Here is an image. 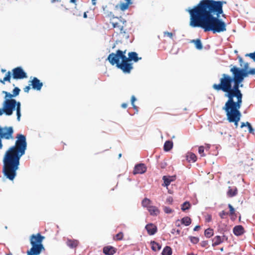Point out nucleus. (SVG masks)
<instances>
[{"instance_id":"nucleus-1","label":"nucleus","mask_w":255,"mask_h":255,"mask_svg":"<svg viewBox=\"0 0 255 255\" xmlns=\"http://www.w3.org/2000/svg\"><path fill=\"white\" fill-rule=\"evenodd\" d=\"M226 1L215 0H201L192 8L188 9L190 14V25L192 27H201L205 32L221 33L227 30L226 23L220 19L223 14V6Z\"/></svg>"},{"instance_id":"nucleus-2","label":"nucleus","mask_w":255,"mask_h":255,"mask_svg":"<svg viewBox=\"0 0 255 255\" xmlns=\"http://www.w3.org/2000/svg\"><path fill=\"white\" fill-rule=\"evenodd\" d=\"M15 145L9 147L5 152L3 158L2 172L3 175L12 181L16 176L20 157L25 154L27 147L26 137L17 134Z\"/></svg>"},{"instance_id":"nucleus-3","label":"nucleus","mask_w":255,"mask_h":255,"mask_svg":"<svg viewBox=\"0 0 255 255\" xmlns=\"http://www.w3.org/2000/svg\"><path fill=\"white\" fill-rule=\"evenodd\" d=\"M212 87L217 91H222L226 93V96L228 99L225 105L242 102L243 94L235 76L223 74L220 83L213 84Z\"/></svg>"},{"instance_id":"nucleus-4","label":"nucleus","mask_w":255,"mask_h":255,"mask_svg":"<svg viewBox=\"0 0 255 255\" xmlns=\"http://www.w3.org/2000/svg\"><path fill=\"white\" fill-rule=\"evenodd\" d=\"M126 53V50H118L116 53L113 52L110 54L107 60L112 65H116L124 73L129 74L133 69V65L132 63L127 59Z\"/></svg>"},{"instance_id":"nucleus-5","label":"nucleus","mask_w":255,"mask_h":255,"mask_svg":"<svg viewBox=\"0 0 255 255\" xmlns=\"http://www.w3.org/2000/svg\"><path fill=\"white\" fill-rule=\"evenodd\" d=\"M2 106V108H0V116H2L3 114L6 116H10L16 110L17 119L18 121H20L21 104L19 102H17L14 99L6 98L4 96Z\"/></svg>"},{"instance_id":"nucleus-6","label":"nucleus","mask_w":255,"mask_h":255,"mask_svg":"<svg viewBox=\"0 0 255 255\" xmlns=\"http://www.w3.org/2000/svg\"><path fill=\"white\" fill-rule=\"evenodd\" d=\"M242 104V102H236L234 104L225 105L223 107V110L226 113L227 120L230 123H234L236 128L238 127V123L241 117L240 109Z\"/></svg>"},{"instance_id":"nucleus-7","label":"nucleus","mask_w":255,"mask_h":255,"mask_svg":"<svg viewBox=\"0 0 255 255\" xmlns=\"http://www.w3.org/2000/svg\"><path fill=\"white\" fill-rule=\"evenodd\" d=\"M45 237L39 233L32 234L30 236L29 241L31 245L30 250H27V255H39L45 249L42 244Z\"/></svg>"},{"instance_id":"nucleus-8","label":"nucleus","mask_w":255,"mask_h":255,"mask_svg":"<svg viewBox=\"0 0 255 255\" xmlns=\"http://www.w3.org/2000/svg\"><path fill=\"white\" fill-rule=\"evenodd\" d=\"M113 27L116 28L120 33L123 35V38L128 39L129 34L128 29L126 28L127 22L122 17H116L113 19L111 21Z\"/></svg>"},{"instance_id":"nucleus-9","label":"nucleus","mask_w":255,"mask_h":255,"mask_svg":"<svg viewBox=\"0 0 255 255\" xmlns=\"http://www.w3.org/2000/svg\"><path fill=\"white\" fill-rule=\"evenodd\" d=\"M230 72L232 73L233 76H235L239 85L240 84L243 82L244 79L249 76V72L248 70L245 69H241V68L237 66H233L231 69Z\"/></svg>"},{"instance_id":"nucleus-10","label":"nucleus","mask_w":255,"mask_h":255,"mask_svg":"<svg viewBox=\"0 0 255 255\" xmlns=\"http://www.w3.org/2000/svg\"><path fill=\"white\" fill-rule=\"evenodd\" d=\"M13 129L12 127H2L0 126V149H1L3 146L1 140L2 139L6 140L12 139L13 138Z\"/></svg>"},{"instance_id":"nucleus-11","label":"nucleus","mask_w":255,"mask_h":255,"mask_svg":"<svg viewBox=\"0 0 255 255\" xmlns=\"http://www.w3.org/2000/svg\"><path fill=\"white\" fill-rule=\"evenodd\" d=\"M12 78L14 79H22L27 78V74L21 67L12 70Z\"/></svg>"},{"instance_id":"nucleus-12","label":"nucleus","mask_w":255,"mask_h":255,"mask_svg":"<svg viewBox=\"0 0 255 255\" xmlns=\"http://www.w3.org/2000/svg\"><path fill=\"white\" fill-rule=\"evenodd\" d=\"M147 167L143 163H139L135 165L133 170V174H143L146 172Z\"/></svg>"},{"instance_id":"nucleus-13","label":"nucleus","mask_w":255,"mask_h":255,"mask_svg":"<svg viewBox=\"0 0 255 255\" xmlns=\"http://www.w3.org/2000/svg\"><path fill=\"white\" fill-rule=\"evenodd\" d=\"M32 88L37 91H40L43 86V83L36 77H34L31 81Z\"/></svg>"},{"instance_id":"nucleus-14","label":"nucleus","mask_w":255,"mask_h":255,"mask_svg":"<svg viewBox=\"0 0 255 255\" xmlns=\"http://www.w3.org/2000/svg\"><path fill=\"white\" fill-rule=\"evenodd\" d=\"M20 91V90L19 88L15 87L12 91V94L5 91H3L2 93L4 94L6 98L13 99V98L16 97L19 94Z\"/></svg>"},{"instance_id":"nucleus-15","label":"nucleus","mask_w":255,"mask_h":255,"mask_svg":"<svg viewBox=\"0 0 255 255\" xmlns=\"http://www.w3.org/2000/svg\"><path fill=\"white\" fill-rule=\"evenodd\" d=\"M145 229L149 235H153L157 231V227L152 223L147 224L145 226Z\"/></svg>"},{"instance_id":"nucleus-16","label":"nucleus","mask_w":255,"mask_h":255,"mask_svg":"<svg viewBox=\"0 0 255 255\" xmlns=\"http://www.w3.org/2000/svg\"><path fill=\"white\" fill-rule=\"evenodd\" d=\"M66 244L70 249H76L79 245V242L77 240L68 238Z\"/></svg>"},{"instance_id":"nucleus-17","label":"nucleus","mask_w":255,"mask_h":255,"mask_svg":"<svg viewBox=\"0 0 255 255\" xmlns=\"http://www.w3.org/2000/svg\"><path fill=\"white\" fill-rule=\"evenodd\" d=\"M116 251V248L110 246L105 247L103 248V253L106 255H113Z\"/></svg>"},{"instance_id":"nucleus-18","label":"nucleus","mask_w":255,"mask_h":255,"mask_svg":"<svg viewBox=\"0 0 255 255\" xmlns=\"http://www.w3.org/2000/svg\"><path fill=\"white\" fill-rule=\"evenodd\" d=\"M224 238H225V236L223 235V237L220 236H216L212 239V246L216 247L224 242Z\"/></svg>"},{"instance_id":"nucleus-19","label":"nucleus","mask_w":255,"mask_h":255,"mask_svg":"<svg viewBox=\"0 0 255 255\" xmlns=\"http://www.w3.org/2000/svg\"><path fill=\"white\" fill-rule=\"evenodd\" d=\"M233 233L237 236L242 235L245 233V230L241 225L236 226L233 228Z\"/></svg>"},{"instance_id":"nucleus-20","label":"nucleus","mask_w":255,"mask_h":255,"mask_svg":"<svg viewBox=\"0 0 255 255\" xmlns=\"http://www.w3.org/2000/svg\"><path fill=\"white\" fill-rule=\"evenodd\" d=\"M128 57H127V59L129 61H133L135 62H136L138 61L139 59H141V58H138L137 56V54L135 52H130L128 54Z\"/></svg>"},{"instance_id":"nucleus-21","label":"nucleus","mask_w":255,"mask_h":255,"mask_svg":"<svg viewBox=\"0 0 255 255\" xmlns=\"http://www.w3.org/2000/svg\"><path fill=\"white\" fill-rule=\"evenodd\" d=\"M126 2H121L117 5V7H119L122 11H125L128 9L129 5L131 4V0H125Z\"/></svg>"},{"instance_id":"nucleus-22","label":"nucleus","mask_w":255,"mask_h":255,"mask_svg":"<svg viewBox=\"0 0 255 255\" xmlns=\"http://www.w3.org/2000/svg\"><path fill=\"white\" fill-rule=\"evenodd\" d=\"M147 210L148 211L150 215L151 216H157L160 213V211L158 208L154 206H151L150 207H149V208L147 209Z\"/></svg>"},{"instance_id":"nucleus-23","label":"nucleus","mask_w":255,"mask_h":255,"mask_svg":"<svg viewBox=\"0 0 255 255\" xmlns=\"http://www.w3.org/2000/svg\"><path fill=\"white\" fill-rule=\"evenodd\" d=\"M174 179V177L173 176H164L162 178L163 180L164 181V183L162 184L163 186L167 187L170 184L171 182L173 181Z\"/></svg>"},{"instance_id":"nucleus-24","label":"nucleus","mask_w":255,"mask_h":255,"mask_svg":"<svg viewBox=\"0 0 255 255\" xmlns=\"http://www.w3.org/2000/svg\"><path fill=\"white\" fill-rule=\"evenodd\" d=\"M186 159L188 162H194L197 160V156L192 152H188L186 154Z\"/></svg>"},{"instance_id":"nucleus-25","label":"nucleus","mask_w":255,"mask_h":255,"mask_svg":"<svg viewBox=\"0 0 255 255\" xmlns=\"http://www.w3.org/2000/svg\"><path fill=\"white\" fill-rule=\"evenodd\" d=\"M238 190L236 187L231 188L229 187V190L227 192V195L230 197H232L236 196L237 194Z\"/></svg>"},{"instance_id":"nucleus-26","label":"nucleus","mask_w":255,"mask_h":255,"mask_svg":"<svg viewBox=\"0 0 255 255\" xmlns=\"http://www.w3.org/2000/svg\"><path fill=\"white\" fill-rule=\"evenodd\" d=\"M173 147V142L172 141L167 140L166 141L164 144V150L165 151H168L170 150Z\"/></svg>"},{"instance_id":"nucleus-27","label":"nucleus","mask_w":255,"mask_h":255,"mask_svg":"<svg viewBox=\"0 0 255 255\" xmlns=\"http://www.w3.org/2000/svg\"><path fill=\"white\" fill-rule=\"evenodd\" d=\"M150 244L152 250L155 252L161 249V246L155 241H151Z\"/></svg>"},{"instance_id":"nucleus-28","label":"nucleus","mask_w":255,"mask_h":255,"mask_svg":"<svg viewBox=\"0 0 255 255\" xmlns=\"http://www.w3.org/2000/svg\"><path fill=\"white\" fill-rule=\"evenodd\" d=\"M191 42L195 44L197 49L201 50L203 48V45L200 39H193L191 41Z\"/></svg>"},{"instance_id":"nucleus-29","label":"nucleus","mask_w":255,"mask_h":255,"mask_svg":"<svg viewBox=\"0 0 255 255\" xmlns=\"http://www.w3.org/2000/svg\"><path fill=\"white\" fill-rule=\"evenodd\" d=\"M11 79V72L8 71L6 74L5 77L3 78V79L0 80V82L3 84H5V81H7L9 83L10 82Z\"/></svg>"},{"instance_id":"nucleus-30","label":"nucleus","mask_w":255,"mask_h":255,"mask_svg":"<svg viewBox=\"0 0 255 255\" xmlns=\"http://www.w3.org/2000/svg\"><path fill=\"white\" fill-rule=\"evenodd\" d=\"M151 204V201L147 198H145L142 201L141 204L143 207L146 208L147 209L149 208V207H150V204Z\"/></svg>"},{"instance_id":"nucleus-31","label":"nucleus","mask_w":255,"mask_h":255,"mask_svg":"<svg viewBox=\"0 0 255 255\" xmlns=\"http://www.w3.org/2000/svg\"><path fill=\"white\" fill-rule=\"evenodd\" d=\"M172 250L171 247L166 246L162 252V255H172Z\"/></svg>"},{"instance_id":"nucleus-32","label":"nucleus","mask_w":255,"mask_h":255,"mask_svg":"<svg viewBox=\"0 0 255 255\" xmlns=\"http://www.w3.org/2000/svg\"><path fill=\"white\" fill-rule=\"evenodd\" d=\"M246 126H247L248 128L249 132L254 134V129L253 128L251 124L248 122H247L246 123L243 122L241 124V128H243V127Z\"/></svg>"},{"instance_id":"nucleus-33","label":"nucleus","mask_w":255,"mask_h":255,"mask_svg":"<svg viewBox=\"0 0 255 255\" xmlns=\"http://www.w3.org/2000/svg\"><path fill=\"white\" fill-rule=\"evenodd\" d=\"M181 223L186 226L190 225L191 223V219L189 217H185L181 220Z\"/></svg>"},{"instance_id":"nucleus-34","label":"nucleus","mask_w":255,"mask_h":255,"mask_svg":"<svg viewBox=\"0 0 255 255\" xmlns=\"http://www.w3.org/2000/svg\"><path fill=\"white\" fill-rule=\"evenodd\" d=\"M204 235L207 238H210L214 235V231L211 228L206 229L204 232Z\"/></svg>"},{"instance_id":"nucleus-35","label":"nucleus","mask_w":255,"mask_h":255,"mask_svg":"<svg viewBox=\"0 0 255 255\" xmlns=\"http://www.w3.org/2000/svg\"><path fill=\"white\" fill-rule=\"evenodd\" d=\"M191 206V204L189 202L186 201L181 205V210L183 211H185L186 210L190 209Z\"/></svg>"},{"instance_id":"nucleus-36","label":"nucleus","mask_w":255,"mask_h":255,"mask_svg":"<svg viewBox=\"0 0 255 255\" xmlns=\"http://www.w3.org/2000/svg\"><path fill=\"white\" fill-rule=\"evenodd\" d=\"M124 234L121 232L113 237V240L116 241H121L123 239Z\"/></svg>"},{"instance_id":"nucleus-37","label":"nucleus","mask_w":255,"mask_h":255,"mask_svg":"<svg viewBox=\"0 0 255 255\" xmlns=\"http://www.w3.org/2000/svg\"><path fill=\"white\" fill-rule=\"evenodd\" d=\"M189 238L191 242L194 244H197L199 241V239L198 237L191 236Z\"/></svg>"},{"instance_id":"nucleus-38","label":"nucleus","mask_w":255,"mask_h":255,"mask_svg":"<svg viewBox=\"0 0 255 255\" xmlns=\"http://www.w3.org/2000/svg\"><path fill=\"white\" fill-rule=\"evenodd\" d=\"M219 215L221 219H225L228 216V213L224 211H222L219 213Z\"/></svg>"},{"instance_id":"nucleus-39","label":"nucleus","mask_w":255,"mask_h":255,"mask_svg":"<svg viewBox=\"0 0 255 255\" xmlns=\"http://www.w3.org/2000/svg\"><path fill=\"white\" fill-rule=\"evenodd\" d=\"M204 147L203 146H200L199 147L198 152L201 154L202 157H204L205 156V154L204 153Z\"/></svg>"},{"instance_id":"nucleus-40","label":"nucleus","mask_w":255,"mask_h":255,"mask_svg":"<svg viewBox=\"0 0 255 255\" xmlns=\"http://www.w3.org/2000/svg\"><path fill=\"white\" fill-rule=\"evenodd\" d=\"M228 207L230 209V215L232 216L235 213V210L234 208V207L231 205L228 204Z\"/></svg>"},{"instance_id":"nucleus-41","label":"nucleus","mask_w":255,"mask_h":255,"mask_svg":"<svg viewBox=\"0 0 255 255\" xmlns=\"http://www.w3.org/2000/svg\"><path fill=\"white\" fill-rule=\"evenodd\" d=\"M163 211L166 214H170L173 212V210L170 208L166 206L163 207Z\"/></svg>"},{"instance_id":"nucleus-42","label":"nucleus","mask_w":255,"mask_h":255,"mask_svg":"<svg viewBox=\"0 0 255 255\" xmlns=\"http://www.w3.org/2000/svg\"><path fill=\"white\" fill-rule=\"evenodd\" d=\"M246 56L250 57L255 62V52L254 53H250L246 54Z\"/></svg>"},{"instance_id":"nucleus-43","label":"nucleus","mask_w":255,"mask_h":255,"mask_svg":"<svg viewBox=\"0 0 255 255\" xmlns=\"http://www.w3.org/2000/svg\"><path fill=\"white\" fill-rule=\"evenodd\" d=\"M164 35L168 36L171 39H172V38H173V33L171 32H167V31L164 32Z\"/></svg>"},{"instance_id":"nucleus-44","label":"nucleus","mask_w":255,"mask_h":255,"mask_svg":"<svg viewBox=\"0 0 255 255\" xmlns=\"http://www.w3.org/2000/svg\"><path fill=\"white\" fill-rule=\"evenodd\" d=\"M249 64L248 63H245L244 64L243 68H241V69H245V70H249Z\"/></svg>"},{"instance_id":"nucleus-45","label":"nucleus","mask_w":255,"mask_h":255,"mask_svg":"<svg viewBox=\"0 0 255 255\" xmlns=\"http://www.w3.org/2000/svg\"><path fill=\"white\" fill-rule=\"evenodd\" d=\"M176 233L177 235H180V230H179V229H173L172 230V231H171V233L172 234H174L175 233Z\"/></svg>"},{"instance_id":"nucleus-46","label":"nucleus","mask_w":255,"mask_h":255,"mask_svg":"<svg viewBox=\"0 0 255 255\" xmlns=\"http://www.w3.org/2000/svg\"><path fill=\"white\" fill-rule=\"evenodd\" d=\"M173 201V198L172 197H168L166 199V202L170 204H171L172 203Z\"/></svg>"},{"instance_id":"nucleus-47","label":"nucleus","mask_w":255,"mask_h":255,"mask_svg":"<svg viewBox=\"0 0 255 255\" xmlns=\"http://www.w3.org/2000/svg\"><path fill=\"white\" fill-rule=\"evenodd\" d=\"M208 241H202L201 242V243H200L201 244V246L202 247H206L207 245H208Z\"/></svg>"},{"instance_id":"nucleus-48","label":"nucleus","mask_w":255,"mask_h":255,"mask_svg":"<svg viewBox=\"0 0 255 255\" xmlns=\"http://www.w3.org/2000/svg\"><path fill=\"white\" fill-rule=\"evenodd\" d=\"M249 72L250 75H255V68H252L248 70Z\"/></svg>"},{"instance_id":"nucleus-49","label":"nucleus","mask_w":255,"mask_h":255,"mask_svg":"<svg viewBox=\"0 0 255 255\" xmlns=\"http://www.w3.org/2000/svg\"><path fill=\"white\" fill-rule=\"evenodd\" d=\"M30 89V86H26L24 89V91L25 92V93H28L29 90Z\"/></svg>"},{"instance_id":"nucleus-50","label":"nucleus","mask_w":255,"mask_h":255,"mask_svg":"<svg viewBox=\"0 0 255 255\" xmlns=\"http://www.w3.org/2000/svg\"><path fill=\"white\" fill-rule=\"evenodd\" d=\"M136 100V98L134 96H132L131 97V105H133L135 101Z\"/></svg>"},{"instance_id":"nucleus-51","label":"nucleus","mask_w":255,"mask_h":255,"mask_svg":"<svg viewBox=\"0 0 255 255\" xmlns=\"http://www.w3.org/2000/svg\"><path fill=\"white\" fill-rule=\"evenodd\" d=\"M206 222H209L212 220V217L211 215H208V217L206 219Z\"/></svg>"},{"instance_id":"nucleus-52","label":"nucleus","mask_w":255,"mask_h":255,"mask_svg":"<svg viewBox=\"0 0 255 255\" xmlns=\"http://www.w3.org/2000/svg\"><path fill=\"white\" fill-rule=\"evenodd\" d=\"M199 229H200V226H199V225H197L195 227V228H194V231H198Z\"/></svg>"},{"instance_id":"nucleus-53","label":"nucleus","mask_w":255,"mask_h":255,"mask_svg":"<svg viewBox=\"0 0 255 255\" xmlns=\"http://www.w3.org/2000/svg\"><path fill=\"white\" fill-rule=\"evenodd\" d=\"M127 107H128V105H127V104H126V103H123V104H122V108H124V109L127 108Z\"/></svg>"},{"instance_id":"nucleus-54","label":"nucleus","mask_w":255,"mask_h":255,"mask_svg":"<svg viewBox=\"0 0 255 255\" xmlns=\"http://www.w3.org/2000/svg\"><path fill=\"white\" fill-rule=\"evenodd\" d=\"M239 62H240V66H242V63H243V60L242 58H239Z\"/></svg>"},{"instance_id":"nucleus-55","label":"nucleus","mask_w":255,"mask_h":255,"mask_svg":"<svg viewBox=\"0 0 255 255\" xmlns=\"http://www.w3.org/2000/svg\"><path fill=\"white\" fill-rule=\"evenodd\" d=\"M176 225L177 227H180L179 220H177L175 222Z\"/></svg>"},{"instance_id":"nucleus-56","label":"nucleus","mask_w":255,"mask_h":255,"mask_svg":"<svg viewBox=\"0 0 255 255\" xmlns=\"http://www.w3.org/2000/svg\"><path fill=\"white\" fill-rule=\"evenodd\" d=\"M96 0H92V3L93 5H95L96 4Z\"/></svg>"},{"instance_id":"nucleus-57","label":"nucleus","mask_w":255,"mask_h":255,"mask_svg":"<svg viewBox=\"0 0 255 255\" xmlns=\"http://www.w3.org/2000/svg\"><path fill=\"white\" fill-rule=\"evenodd\" d=\"M132 108L135 109V110H137V107L134 105V104H133V105H132Z\"/></svg>"},{"instance_id":"nucleus-58","label":"nucleus","mask_w":255,"mask_h":255,"mask_svg":"<svg viewBox=\"0 0 255 255\" xmlns=\"http://www.w3.org/2000/svg\"><path fill=\"white\" fill-rule=\"evenodd\" d=\"M76 0H70V2L74 3L76 2Z\"/></svg>"},{"instance_id":"nucleus-59","label":"nucleus","mask_w":255,"mask_h":255,"mask_svg":"<svg viewBox=\"0 0 255 255\" xmlns=\"http://www.w3.org/2000/svg\"><path fill=\"white\" fill-rule=\"evenodd\" d=\"M58 0H51V2L52 3H54L56 1H58Z\"/></svg>"},{"instance_id":"nucleus-60","label":"nucleus","mask_w":255,"mask_h":255,"mask_svg":"<svg viewBox=\"0 0 255 255\" xmlns=\"http://www.w3.org/2000/svg\"><path fill=\"white\" fill-rule=\"evenodd\" d=\"M227 240H228V238L226 236H225V238H224V240L227 241Z\"/></svg>"},{"instance_id":"nucleus-61","label":"nucleus","mask_w":255,"mask_h":255,"mask_svg":"<svg viewBox=\"0 0 255 255\" xmlns=\"http://www.w3.org/2000/svg\"><path fill=\"white\" fill-rule=\"evenodd\" d=\"M243 87V84H240V87Z\"/></svg>"},{"instance_id":"nucleus-62","label":"nucleus","mask_w":255,"mask_h":255,"mask_svg":"<svg viewBox=\"0 0 255 255\" xmlns=\"http://www.w3.org/2000/svg\"><path fill=\"white\" fill-rule=\"evenodd\" d=\"M5 71H6V70H4V69H1V72H5Z\"/></svg>"},{"instance_id":"nucleus-63","label":"nucleus","mask_w":255,"mask_h":255,"mask_svg":"<svg viewBox=\"0 0 255 255\" xmlns=\"http://www.w3.org/2000/svg\"><path fill=\"white\" fill-rule=\"evenodd\" d=\"M187 255H195L193 253L188 254Z\"/></svg>"},{"instance_id":"nucleus-64","label":"nucleus","mask_w":255,"mask_h":255,"mask_svg":"<svg viewBox=\"0 0 255 255\" xmlns=\"http://www.w3.org/2000/svg\"><path fill=\"white\" fill-rule=\"evenodd\" d=\"M122 156V154L121 153H120L119 155V157H121Z\"/></svg>"}]
</instances>
